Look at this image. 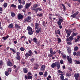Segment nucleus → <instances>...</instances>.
Wrapping results in <instances>:
<instances>
[{
    "mask_svg": "<svg viewBox=\"0 0 80 80\" xmlns=\"http://www.w3.org/2000/svg\"><path fill=\"white\" fill-rule=\"evenodd\" d=\"M20 26L18 25L17 24H15V28H17V30H18V29L20 28Z\"/></svg>",
    "mask_w": 80,
    "mask_h": 80,
    "instance_id": "obj_23",
    "label": "nucleus"
},
{
    "mask_svg": "<svg viewBox=\"0 0 80 80\" xmlns=\"http://www.w3.org/2000/svg\"><path fill=\"white\" fill-rule=\"evenodd\" d=\"M40 69L42 71L45 70V65H42Z\"/></svg>",
    "mask_w": 80,
    "mask_h": 80,
    "instance_id": "obj_16",
    "label": "nucleus"
},
{
    "mask_svg": "<svg viewBox=\"0 0 80 80\" xmlns=\"http://www.w3.org/2000/svg\"><path fill=\"white\" fill-rule=\"evenodd\" d=\"M22 5H25V1L24 0H22Z\"/></svg>",
    "mask_w": 80,
    "mask_h": 80,
    "instance_id": "obj_54",
    "label": "nucleus"
},
{
    "mask_svg": "<svg viewBox=\"0 0 80 80\" xmlns=\"http://www.w3.org/2000/svg\"><path fill=\"white\" fill-rule=\"evenodd\" d=\"M76 63H77V64H80V61H76Z\"/></svg>",
    "mask_w": 80,
    "mask_h": 80,
    "instance_id": "obj_61",
    "label": "nucleus"
},
{
    "mask_svg": "<svg viewBox=\"0 0 80 80\" xmlns=\"http://www.w3.org/2000/svg\"><path fill=\"white\" fill-rule=\"evenodd\" d=\"M11 7L13 8H16V7H17V6L15 4H12L11 5Z\"/></svg>",
    "mask_w": 80,
    "mask_h": 80,
    "instance_id": "obj_44",
    "label": "nucleus"
},
{
    "mask_svg": "<svg viewBox=\"0 0 80 80\" xmlns=\"http://www.w3.org/2000/svg\"><path fill=\"white\" fill-rule=\"evenodd\" d=\"M63 62H64V61L62 60H61L60 61V63H61V64H63Z\"/></svg>",
    "mask_w": 80,
    "mask_h": 80,
    "instance_id": "obj_58",
    "label": "nucleus"
},
{
    "mask_svg": "<svg viewBox=\"0 0 80 80\" xmlns=\"http://www.w3.org/2000/svg\"><path fill=\"white\" fill-rule=\"evenodd\" d=\"M23 72L24 73H27L28 72V69L26 68H23Z\"/></svg>",
    "mask_w": 80,
    "mask_h": 80,
    "instance_id": "obj_21",
    "label": "nucleus"
},
{
    "mask_svg": "<svg viewBox=\"0 0 80 80\" xmlns=\"http://www.w3.org/2000/svg\"><path fill=\"white\" fill-rule=\"evenodd\" d=\"M62 57L64 59H66L67 58V56L66 55H63Z\"/></svg>",
    "mask_w": 80,
    "mask_h": 80,
    "instance_id": "obj_56",
    "label": "nucleus"
},
{
    "mask_svg": "<svg viewBox=\"0 0 80 80\" xmlns=\"http://www.w3.org/2000/svg\"><path fill=\"white\" fill-rule=\"evenodd\" d=\"M72 49L70 48V47H68V49H67V50H68V53H71V52H72Z\"/></svg>",
    "mask_w": 80,
    "mask_h": 80,
    "instance_id": "obj_19",
    "label": "nucleus"
},
{
    "mask_svg": "<svg viewBox=\"0 0 80 80\" xmlns=\"http://www.w3.org/2000/svg\"><path fill=\"white\" fill-rule=\"evenodd\" d=\"M7 65L8 66H9V67H12L13 66V63H11V62H7Z\"/></svg>",
    "mask_w": 80,
    "mask_h": 80,
    "instance_id": "obj_17",
    "label": "nucleus"
},
{
    "mask_svg": "<svg viewBox=\"0 0 80 80\" xmlns=\"http://www.w3.org/2000/svg\"><path fill=\"white\" fill-rule=\"evenodd\" d=\"M78 34V33L77 32H72V36L74 37H75V36H76V35H77Z\"/></svg>",
    "mask_w": 80,
    "mask_h": 80,
    "instance_id": "obj_39",
    "label": "nucleus"
},
{
    "mask_svg": "<svg viewBox=\"0 0 80 80\" xmlns=\"http://www.w3.org/2000/svg\"><path fill=\"white\" fill-rule=\"evenodd\" d=\"M30 62H34L35 60V58H31L30 59Z\"/></svg>",
    "mask_w": 80,
    "mask_h": 80,
    "instance_id": "obj_37",
    "label": "nucleus"
},
{
    "mask_svg": "<svg viewBox=\"0 0 80 80\" xmlns=\"http://www.w3.org/2000/svg\"><path fill=\"white\" fill-rule=\"evenodd\" d=\"M55 34L56 35H57V34H58V35H60V31L59 29H58V30H56L55 31Z\"/></svg>",
    "mask_w": 80,
    "mask_h": 80,
    "instance_id": "obj_15",
    "label": "nucleus"
},
{
    "mask_svg": "<svg viewBox=\"0 0 80 80\" xmlns=\"http://www.w3.org/2000/svg\"><path fill=\"white\" fill-rule=\"evenodd\" d=\"M35 67H34V69H38L39 67V65L38 63H36L35 64Z\"/></svg>",
    "mask_w": 80,
    "mask_h": 80,
    "instance_id": "obj_26",
    "label": "nucleus"
},
{
    "mask_svg": "<svg viewBox=\"0 0 80 80\" xmlns=\"http://www.w3.org/2000/svg\"><path fill=\"white\" fill-rule=\"evenodd\" d=\"M38 4L36 3L33 5V7H31V10H34L35 11L36 13H37V12L38 11L39 12L40 11H43L42 9L38 8H36L38 7Z\"/></svg>",
    "mask_w": 80,
    "mask_h": 80,
    "instance_id": "obj_1",
    "label": "nucleus"
},
{
    "mask_svg": "<svg viewBox=\"0 0 80 80\" xmlns=\"http://www.w3.org/2000/svg\"><path fill=\"white\" fill-rule=\"evenodd\" d=\"M66 32L67 34H68L69 35H71V33H72V32H71V30H67L66 31Z\"/></svg>",
    "mask_w": 80,
    "mask_h": 80,
    "instance_id": "obj_29",
    "label": "nucleus"
},
{
    "mask_svg": "<svg viewBox=\"0 0 80 80\" xmlns=\"http://www.w3.org/2000/svg\"><path fill=\"white\" fill-rule=\"evenodd\" d=\"M72 72L70 71L67 72L66 73V77H70L71 76Z\"/></svg>",
    "mask_w": 80,
    "mask_h": 80,
    "instance_id": "obj_20",
    "label": "nucleus"
},
{
    "mask_svg": "<svg viewBox=\"0 0 80 80\" xmlns=\"http://www.w3.org/2000/svg\"><path fill=\"white\" fill-rule=\"evenodd\" d=\"M62 24H58V25H59V28L60 29H62V26L61 25Z\"/></svg>",
    "mask_w": 80,
    "mask_h": 80,
    "instance_id": "obj_55",
    "label": "nucleus"
},
{
    "mask_svg": "<svg viewBox=\"0 0 80 80\" xmlns=\"http://www.w3.org/2000/svg\"><path fill=\"white\" fill-rule=\"evenodd\" d=\"M16 58L18 60H20L21 59L20 56H16Z\"/></svg>",
    "mask_w": 80,
    "mask_h": 80,
    "instance_id": "obj_40",
    "label": "nucleus"
},
{
    "mask_svg": "<svg viewBox=\"0 0 80 80\" xmlns=\"http://www.w3.org/2000/svg\"><path fill=\"white\" fill-rule=\"evenodd\" d=\"M77 56L78 57L80 56V50L77 53Z\"/></svg>",
    "mask_w": 80,
    "mask_h": 80,
    "instance_id": "obj_47",
    "label": "nucleus"
},
{
    "mask_svg": "<svg viewBox=\"0 0 80 80\" xmlns=\"http://www.w3.org/2000/svg\"><path fill=\"white\" fill-rule=\"evenodd\" d=\"M58 72L59 73H63V72L62 71H60V70H58Z\"/></svg>",
    "mask_w": 80,
    "mask_h": 80,
    "instance_id": "obj_53",
    "label": "nucleus"
},
{
    "mask_svg": "<svg viewBox=\"0 0 80 80\" xmlns=\"http://www.w3.org/2000/svg\"><path fill=\"white\" fill-rule=\"evenodd\" d=\"M4 73L6 76H8L10 75V73H9L7 71H6Z\"/></svg>",
    "mask_w": 80,
    "mask_h": 80,
    "instance_id": "obj_35",
    "label": "nucleus"
},
{
    "mask_svg": "<svg viewBox=\"0 0 80 80\" xmlns=\"http://www.w3.org/2000/svg\"><path fill=\"white\" fill-rule=\"evenodd\" d=\"M27 30L29 32V31H32V28L30 26H28L27 27Z\"/></svg>",
    "mask_w": 80,
    "mask_h": 80,
    "instance_id": "obj_22",
    "label": "nucleus"
},
{
    "mask_svg": "<svg viewBox=\"0 0 80 80\" xmlns=\"http://www.w3.org/2000/svg\"><path fill=\"white\" fill-rule=\"evenodd\" d=\"M63 18L61 16L58 19V21L57 23L58 25H62V23L63 22Z\"/></svg>",
    "mask_w": 80,
    "mask_h": 80,
    "instance_id": "obj_4",
    "label": "nucleus"
},
{
    "mask_svg": "<svg viewBox=\"0 0 80 80\" xmlns=\"http://www.w3.org/2000/svg\"><path fill=\"white\" fill-rule=\"evenodd\" d=\"M39 74L40 75H43V72H39Z\"/></svg>",
    "mask_w": 80,
    "mask_h": 80,
    "instance_id": "obj_51",
    "label": "nucleus"
},
{
    "mask_svg": "<svg viewBox=\"0 0 80 80\" xmlns=\"http://www.w3.org/2000/svg\"><path fill=\"white\" fill-rule=\"evenodd\" d=\"M28 53H28V52H26L25 54V58H28L29 57L32 56V55H33V52L31 50H29Z\"/></svg>",
    "mask_w": 80,
    "mask_h": 80,
    "instance_id": "obj_3",
    "label": "nucleus"
},
{
    "mask_svg": "<svg viewBox=\"0 0 80 80\" xmlns=\"http://www.w3.org/2000/svg\"><path fill=\"white\" fill-rule=\"evenodd\" d=\"M18 2L20 4H22V0H18Z\"/></svg>",
    "mask_w": 80,
    "mask_h": 80,
    "instance_id": "obj_63",
    "label": "nucleus"
},
{
    "mask_svg": "<svg viewBox=\"0 0 80 80\" xmlns=\"http://www.w3.org/2000/svg\"><path fill=\"white\" fill-rule=\"evenodd\" d=\"M31 5H32V2H30L29 3H26L24 6L25 8L28 9Z\"/></svg>",
    "mask_w": 80,
    "mask_h": 80,
    "instance_id": "obj_5",
    "label": "nucleus"
},
{
    "mask_svg": "<svg viewBox=\"0 0 80 80\" xmlns=\"http://www.w3.org/2000/svg\"><path fill=\"white\" fill-rule=\"evenodd\" d=\"M77 38L78 39V40H80V36H78Z\"/></svg>",
    "mask_w": 80,
    "mask_h": 80,
    "instance_id": "obj_64",
    "label": "nucleus"
},
{
    "mask_svg": "<svg viewBox=\"0 0 80 80\" xmlns=\"http://www.w3.org/2000/svg\"><path fill=\"white\" fill-rule=\"evenodd\" d=\"M18 18L19 20H22V18H23V16L20 14H18Z\"/></svg>",
    "mask_w": 80,
    "mask_h": 80,
    "instance_id": "obj_10",
    "label": "nucleus"
},
{
    "mask_svg": "<svg viewBox=\"0 0 80 80\" xmlns=\"http://www.w3.org/2000/svg\"><path fill=\"white\" fill-rule=\"evenodd\" d=\"M61 5H62L63 7V11L64 12L65 11V10H66V7H65V4H61Z\"/></svg>",
    "mask_w": 80,
    "mask_h": 80,
    "instance_id": "obj_28",
    "label": "nucleus"
},
{
    "mask_svg": "<svg viewBox=\"0 0 80 80\" xmlns=\"http://www.w3.org/2000/svg\"><path fill=\"white\" fill-rule=\"evenodd\" d=\"M49 51L50 53L53 55H54L56 53V52H55V51L53 52V49L52 48H51L49 49Z\"/></svg>",
    "mask_w": 80,
    "mask_h": 80,
    "instance_id": "obj_9",
    "label": "nucleus"
},
{
    "mask_svg": "<svg viewBox=\"0 0 80 80\" xmlns=\"http://www.w3.org/2000/svg\"><path fill=\"white\" fill-rule=\"evenodd\" d=\"M55 63H56V66L57 67L58 69H59V70L60 68V63L58 62H56Z\"/></svg>",
    "mask_w": 80,
    "mask_h": 80,
    "instance_id": "obj_14",
    "label": "nucleus"
},
{
    "mask_svg": "<svg viewBox=\"0 0 80 80\" xmlns=\"http://www.w3.org/2000/svg\"><path fill=\"white\" fill-rule=\"evenodd\" d=\"M77 52H73V55L74 56H75V55H76V56H77Z\"/></svg>",
    "mask_w": 80,
    "mask_h": 80,
    "instance_id": "obj_60",
    "label": "nucleus"
},
{
    "mask_svg": "<svg viewBox=\"0 0 80 80\" xmlns=\"http://www.w3.org/2000/svg\"><path fill=\"white\" fill-rule=\"evenodd\" d=\"M11 16L12 17H15L16 14H15V12H11Z\"/></svg>",
    "mask_w": 80,
    "mask_h": 80,
    "instance_id": "obj_34",
    "label": "nucleus"
},
{
    "mask_svg": "<svg viewBox=\"0 0 80 80\" xmlns=\"http://www.w3.org/2000/svg\"><path fill=\"white\" fill-rule=\"evenodd\" d=\"M60 78L61 79H63V78H64V76H63V75H62L61 76H60Z\"/></svg>",
    "mask_w": 80,
    "mask_h": 80,
    "instance_id": "obj_59",
    "label": "nucleus"
},
{
    "mask_svg": "<svg viewBox=\"0 0 80 80\" xmlns=\"http://www.w3.org/2000/svg\"><path fill=\"white\" fill-rule=\"evenodd\" d=\"M8 27L9 28H12L13 27V25L12 23H11L9 25Z\"/></svg>",
    "mask_w": 80,
    "mask_h": 80,
    "instance_id": "obj_27",
    "label": "nucleus"
},
{
    "mask_svg": "<svg viewBox=\"0 0 80 80\" xmlns=\"http://www.w3.org/2000/svg\"><path fill=\"white\" fill-rule=\"evenodd\" d=\"M47 75H48V72H47L46 71L45 72V73H44V74L43 75V76L44 77H47Z\"/></svg>",
    "mask_w": 80,
    "mask_h": 80,
    "instance_id": "obj_45",
    "label": "nucleus"
},
{
    "mask_svg": "<svg viewBox=\"0 0 80 80\" xmlns=\"http://www.w3.org/2000/svg\"><path fill=\"white\" fill-rule=\"evenodd\" d=\"M67 58L68 61L69 62V63L70 64H72V58H69V56H68Z\"/></svg>",
    "mask_w": 80,
    "mask_h": 80,
    "instance_id": "obj_8",
    "label": "nucleus"
},
{
    "mask_svg": "<svg viewBox=\"0 0 80 80\" xmlns=\"http://www.w3.org/2000/svg\"><path fill=\"white\" fill-rule=\"evenodd\" d=\"M32 41L33 42H35V43H37V38L35 37L33 38L32 39Z\"/></svg>",
    "mask_w": 80,
    "mask_h": 80,
    "instance_id": "obj_24",
    "label": "nucleus"
},
{
    "mask_svg": "<svg viewBox=\"0 0 80 80\" xmlns=\"http://www.w3.org/2000/svg\"><path fill=\"white\" fill-rule=\"evenodd\" d=\"M67 44H68V45H72V43L71 42H67Z\"/></svg>",
    "mask_w": 80,
    "mask_h": 80,
    "instance_id": "obj_52",
    "label": "nucleus"
},
{
    "mask_svg": "<svg viewBox=\"0 0 80 80\" xmlns=\"http://www.w3.org/2000/svg\"><path fill=\"white\" fill-rule=\"evenodd\" d=\"M25 78L26 79H28V80H30V79H32V78H33V76H26V75L25 76Z\"/></svg>",
    "mask_w": 80,
    "mask_h": 80,
    "instance_id": "obj_11",
    "label": "nucleus"
},
{
    "mask_svg": "<svg viewBox=\"0 0 80 80\" xmlns=\"http://www.w3.org/2000/svg\"><path fill=\"white\" fill-rule=\"evenodd\" d=\"M8 72H9V74L10 73H11V72H12V69H11V68H8Z\"/></svg>",
    "mask_w": 80,
    "mask_h": 80,
    "instance_id": "obj_43",
    "label": "nucleus"
},
{
    "mask_svg": "<svg viewBox=\"0 0 80 80\" xmlns=\"http://www.w3.org/2000/svg\"><path fill=\"white\" fill-rule=\"evenodd\" d=\"M57 66V64L55 63H53L52 65H51V67L52 68H55V67H56Z\"/></svg>",
    "mask_w": 80,
    "mask_h": 80,
    "instance_id": "obj_31",
    "label": "nucleus"
},
{
    "mask_svg": "<svg viewBox=\"0 0 80 80\" xmlns=\"http://www.w3.org/2000/svg\"><path fill=\"white\" fill-rule=\"evenodd\" d=\"M74 76L75 79H76V80H77L78 79V77H79V76H80V74H79V73H75L74 75Z\"/></svg>",
    "mask_w": 80,
    "mask_h": 80,
    "instance_id": "obj_12",
    "label": "nucleus"
},
{
    "mask_svg": "<svg viewBox=\"0 0 80 80\" xmlns=\"http://www.w3.org/2000/svg\"><path fill=\"white\" fill-rule=\"evenodd\" d=\"M20 50L21 52H23L25 50V48H24L23 47H21L20 48Z\"/></svg>",
    "mask_w": 80,
    "mask_h": 80,
    "instance_id": "obj_46",
    "label": "nucleus"
},
{
    "mask_svg": "<svg viewBox=\"0 0 80 80\" xmlns=\"http://www.w3.org/2000/svg\"><path fill=\"white\" fill-rule=\"evenodd\" d=\"M42 29L41 28H38L36 30V32L37 33H39V32H42Z\"/></svg>",
    "mask_w": 80,
    "mask_h": 80,
    "instance_id": "obj_18",
    "label": "nucleus"
},
{
    "mask_svg": "<svg viewBox=\"0 0 80 80\" xmlns=\"http://www.w3.org/2000/svg\"><path fill=\"white\" fill-rule=\"evenodd\" d=\"M25 60H21V63L22 64V65H25Z\"/></svg>",
    "mask_w": 80,
    "mask_h": 80,
    "instance_id": "obj_33",
    "label": "nucleus"
},
{
    "mask_svg": "<svg viewBox=\"0 0 80 80\" xmlns=\"http://www.w3.org/2000/svg\"><path fill=\"white\" fill-rule=\"evenodd\" d=\"M78 47H77V46H75L74 48V50L75 52H77L78 51Z\"/></svg>",
    "mask_w": 80,
    "mask_h": 80,
    "instance_id": "obj_36",
    "label": "nucleus"
},
{
    "mask_svg": "<svg viewBox=\"0 0 80 80\" xmlns=\"http://www.w3.org/2000/svg\"><path fill=\"white\" fill-rule=\"evenodd\" d=\"M55 16H57V17H58V18H59L60 17H61L60 14H55Z\"/></svg>",
    "mask_w": 80,
    "mask_h": 80,
    "instance_id": "obj_49",
    "label": "nucleus"
},
{
    "mask_svg": "<svg viewBox=\"0 0 80 80\" xmlns=\"http://www.w3.org/2000/svg\"><path fill=\"white\" fill-rule=\"evenodd\" d=\"M73 40V36H70L69 38H68L66 39V41L67 42H71Z\"/></svg>",
    "mask_w": 80,
    "mask_h": 80,
    "instance_id": "obj_7",
    "label": "nucleus"
},
{
    "mask_svg": "<svg viewBox=\"0 0 80 80\" xmlns=\"http://www.w3.org/2000/svg\"><path fill=\"white\" fill-rule=\"evenodd\" d=\"M53 55L52 54H49L48 55V57L49 58L52 57Z\"/></svg>",
    "mask_w": 80,
    "mask_h": 80,
    "instance_id": "obj_57",
    "label": "nucleus"
},
{
    "mask_svg": "<svg viewBox=\"0 0 80 80\" xmlns=\"http://www.w3.org/2000/svg\"><path fill=\"white\" fill-rule=\"evenodd\" d=\"M40 25V24L39 23L36 22L35 24V30H37L39 28V26Z\"/></svg>",
    "mask_w": 80,
    "mask_h": 80,
    "instance_id": "obj_13",
    "label": "nucleus"
},
{
    "mask_svg": "<svg viewBox=\"0 0 80 80\" xmlns=\"http://www.w3.org/2000/svg\"><path fill=\"white\" fill-rule=\"evenodd\" d=\"M34 32V31H28V34L29 35H33V32Z\"/></svg>",
    "mask_w": 80,
    "mask_h": 80,
    "instance_id": "obj_25",
    "label": "nucleus"
},
{
    "mask_svg": "<svg viewBox=\"0 0 80 80\" xmlns=\"http://www.w3.org/2000/svg\"><path fill=\"white\" fill-rule=\"evenodd\" d=\"M78 13H79V12H76L75 13L71 15V17L73 18H76L77 20H79V18H80V15L77 16V15H78Z\"/></svg>",
    "mask_w": 80,
    "mask_h": 80,
    "instance_id": "obj_2",
    "label": "nucleus"
},
{
    "mask_svg": "<svg viewBox=\"0 0 80 80\" xmlns=\"http://www.w3.org/2000/svg\"><path fill=\"white\" fill-rule=\"evenodd\" d=\"M20 52H17L16 53L17 54V56H20Z\"/></svg>",
    "mask_w": 80,
    "mask_h": 80,
    "instance_id": "obj_62",
    "label": "nucleus"
},
{
    "mask_svg": "<svg viewBox=\"0 0 80 80\" xmlns=\"http://www.w3.org/2000/svg\"><path fill=\"white\" fill-rule=\"evenodd\" d=\"M57 39H58V43H60L62 41V40L60 39V38H57Z\"/></svg>",
    "mask_w": 80,
    "mask_h": 80,
    "instance_id": "obj_42",
    "label": "nucleus"
},
{
    "mask_svg": "<svg viewBox=\"0 0 80 80\" xmlns=\"http://www.w3.org/2000/svg\"><path fill=\"white\" fill-rule=\"evenodd\" d=\"M23 5L21 4L20 5H18V8L19 10H21L23 8Z\"/></svg>",
    "mask_w": 80,
    "mask_h": 80,
    "instance_id": "obj_30",
    "label": "nucleus"
},
{
    "mask_svg": "<svg viewBox=\"0 0 80 80\" xmlns=\"http://www.w3.org/2000/svg\"><path fill=\"white\" fill-rule=\"evenodd\" d=\"M3 11V8H0V13L2 14V11Z\"/></svg>",
    "mask_w": 80,
    "mask_h": 80,
    "instance_id": "obj_48",
    "label": "nucleus"
},
{
    "mask_svg": "<svg viewBox=\"0 0 80 80\" xmlns=\"http://www.w3.org/2000/svg\"><path fill=\"white\" fill-rule=\"evenodd\" d=\"M32 75V73H31L30 72H28V74H27L28 76H30V75Z\"/></svg>",
    "mask_w": 80,
    "mask_h": 80,
    "instance_id": "obj_50",
    "label": "nucleus"
},
{
    "mask_svg": "<svg viewBox=\"0 0 80 80\" xmlns=\"http://www.w3.org/2000/svg\"><path fill=\"white\" fill-rule=\"evenodd\" d=\"M3 64V61L2 60L0 61V66H2Z\"/></svg>",
    "mask_w": 80,
    "mask_h": 80,
    "instance_id": "obj_41",
    "label": "nucleus"
},
{
    "mask_svg": "<svg viewBox=\"0 0 80 80\" xmlns=\"http://www.w3.org/2000/svg\"><path fill=\"white\" fill-rule=\"evenodd\" d=\"M31 19V17L30 16H29L27 18H25L24 20V23H26V22H28Z\"/></svg>",
    "mask_w": 80,
    "mask_h": 80,
    "instance_id": "obj_6",
    "label": "nucleus"
},
{
    "mask_svg": "<svg viewBox=\"0 0 80 80\" xmlns=\"http://www.w3.org/2000/svg\"><path fill=\"white\" fill-rule=\"evenodd\" d=\"M8 5V3H7V2H5V3H4L3 5L4 8H7V7Z\"/></svg>",
    "mask_w": 80,
    "mask_h": 80,
    "instance_id": "obj_32",
    "label": "nucleus"
},
{
    "mask_svg": "<svg viewBox=\"0 0 80 80\" xmlns=\"http://www.w3.org/2000/svg\"><path fill=\"white\" fill-rule=\"evenodd\" d=\"M10 50H12V52H13V54L16 53V51H15V49H13L12 48H10Z\"/></svg>",
    "mask_w": 80,
    "mask_h": 80,
    "instance_id": "obj_38",
    "label": "nucleus"
}]
</instances>
